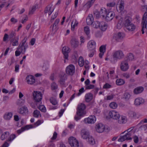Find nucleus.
I'll list each match as a JSON object with an SVG mask.
<instances>
[{"label":"nucleus","mask_w":147,"mask_h":147,"mask_svg":"<svg viewBox=\"0 0 147 147\" xmlns=\"http://www.w3.org/2000/svg\"><path fill=\"white\" fill-rule=\"evenodd\" d=\"M27 40V38L25 37L20 43L15 52V55L16 56H19L21 53L24 54L26 49L28 47V44L26 43Z\"/></svg>","instance_id":"f257e3e1"},{"label":"nucleus","mask_w":147,"mask_h":147,"mask_svg":"<svg viewBox=\"0 0 147 147\" xmlns=\"http://www.w3.org/2000/svg\"><path fill=\"white\" fill-rule=\"evenodd\" d=\"M108 115L111 118L117 120L120 117V115L119 113L115 110L110 111Z\"/></svg>","instance_id":"9d476101"},{"label":"nucleus","mask_w":147,"mask_h":147,"mask_svg":"<svg viewBox=\"0 0 147 147\" xmlns=\"http://www.w3.org/2000/svg\"><path fill=\"white\" fill-rule=\"evenodd\" d=\"M116 84L118 85H122L124 84L125 81L124 80L121 79H118L116 80Z\"/></svg>","instance_id":"ea45409f"},{"label":"nucleus","mask_w":147,"mask_h":147,"mask_svg":"<svg viewBox=\"0 0 147 147\" xmlns=\"http://www.w3.org/2000/svg\"><path fill=\"white\" fill-rule=\"evenodd\" d=\"M69 144L72 147H78L79 144L78 141L74 137H71L69 139Z\"/></svg>","instance_id":"6e6552de"},{"label":"nucleus","mask_w":147,"mask_h":147,"mask_svg":"<svg viewBox=\"0 0 147 147\" xmlns=\"http://www.w3.org/2000/svg\"><path fill=\"white\" fill-rule=\"evenodd\" d=\"M16 137V136L15 135V134H12L11 135L9 138L7 140L8 141H12Z\"/></svg>","instance_id":"bf43d9fd"},{"label":"nucleus","mask_w":147,"mask_h":147,"mask_svg":"<svg viewBox=\"0 0 147 147\" xmlns=\"http://www.w3.org/2000/svg\"><path fill=\"white\" fill-rule=\"evenodd\" d=\"M66 72L67 75H73L75 72L74 66L72 65H69L66 68Z\"/></svg>","instance_id":"9b49d317"},{"label":"nucleus","mask_w":147,"mask_h":147,"mask_svg":"<svg viewBox=\"0 0 147 147\" xmlns=\"http://www.w3.org/2000/svg\"><path fill=\"white\" fill-rule=\"evenodd\" d=\"M84 91V88L83 87L82 88L79 90V92L77 94V96H80L82 93H83Z\"/></svg>","instance_id":"680f3d73"},{"label":"nucleus","mask_w":147,"mask_h":147,"mask_svg":"<svg viewBox=\"0 0 147 147\" xmlns=\"http://www.w3.org/2000/svg\"><path fill=\"white\" fill-rule=\"evenodd\" d=\"M133 127H132L127 130L128 132L123 136H121L118 140V141L120 142H123L125 140H132L131 136L133 134L132 130Z\"/></svg>","instance_id":"7ed1b4c3"},{"label":"nucleus","mask_w":147,"mask_h":147,"mask_svg":"<svg viewBox=\"0 0 147 147\" xmlns=\"http://www.w3.org/2000/svg\"><path fill=\"white\" fill-rule=\"evenodd\" d=\"M123 24H124L123 19L122 18H121L117 25V28L119 29H120L123 25Z\"/></svg>","instance_id":"58836bf2"},{"label":"nucleus","mask_w":147,"mask_h":147,"mask_svg":"<svg viewBox=\"0 0 147 147\" xmlns=\"http://www.w3.org/2000/svg\"><path fill=\"white\" fill-rule=\"evenodd\" d=\"M127 61H132L134 59V56L133 54L131 53H129L127 56Z\"/></svg>","instance_id":"a19ab883"},{"label":"nucleus","mask_w":147,"mask_h":147,"mask_svg":"<svg viewBox=\"0 0 147 147\" xmlns=\"http://www.w3.org/2000/svg\"><path fill=\"white\" fill-rule=\"evenodd\" d=\"M95 0H90L88 1L84 6V7H86L87 9L89 8L93 4Z\"/></svg>","instance_id":"f704fd0d"},{"label":"nucleus","mask_w":147,"mask_h":147,"mask_svg":"<svg viewBox=\"0 0 147 147\" xmlns=\"http://www.w3.org/2000/svg\"><path fill=\"white\" fill-rule=\"evenodd\" d=\"M132 23L131 22L130 18L129 17H126L125 19L124 22V25L125 26L130 24Z\"/></svg>","instance_id":"e433bc0d"},{"label":"nucleus","mask_w":147,"mask_h":147,"mask_svg":"<svg viewBox=\"0 0 147 147\" xmlns=\"http://www.w3.org/2000/svg\"><path fill=\"white\" fill-rule=\"evenodd\" d=\"M94 20L92 14H89L86 20L87 24L91 25L93 22Z\"/></svg>","instance_id":"bb28decb"},{"label":"nucleus","mask_w":147,"mask_h":147,"mask_svg":"<svg viewBox=\"0 0 147 147\" xmlns=\"http://www.w3.org/2000/svg\"><path fill=\"white\" fill-rule=\"evenodd\" d=\"M131 97V95L128 92L125 93L124 94L123 98L125 100H129Z\"/></svg>","instance_id":"a18cd8bd"},{"label":"nucleus","mask_w":147,"mask_h":147,"mask_svg":"<svg viewBox=\"0 0 147 147\" xmlns=\"http://www.w3.org/2000/svg\"><path fill=\"white\" fill-rule=\"evenodd\" d=\"M90 51V53L88 55V56L90 57H92L94 55L95 52V50H89Z\"/></svg>","instance_id":"e2e57ef3"},{"label":"nucleus","mask_w":147,"mask_h":147,"mask_svg":"<svg viewBox=\"0 0 147 147\" xmlns=\"http://www.w3.org/2000/svg\"><path fill=\"white\" fill-rule=\"evenodd\" d=\"M115 16V13L113 11H110L107 13L105 17V20L107 21L112 20Z\"/></svg>","instance_id":"a211bd4d"},{"label":"nucleus","mask_w":147,"mask_h":147,"mask_svg":"<svg viewBox=\"0 0 147 147\" xmlns=\"http://www.w3.org/2000/svg\"><path fill=\"white\" fill-rule=\"evenodd\" d=\"M36 6H33L30 9L29 12L30 14H32L36 10Z\"/></svg>","instance_id":"4d7b16f0"},{"label":"nucleus","mask_w":147,"mask_h":147,"mask_svg":"<svg viewBox=\"0 0 147 147\" xmlns=\"http://www.w3.org/2000/svg\"><path fill=\"white\" fill-rule=\"evenodd\" d=\"M94 15L96 16L97 18H99L101 16V15L100 14V11L99 12L97 10H96L94 12Z\"/></svg>","instance_id":"13d9d810"},{"label":"nucleus","mask_w":147,"mask_h":147,"mask_svg":"<svg viewBox=\"0 0 147 147\" xmlns=\"http://www.w3.org/2000/svg\"><path fill=\"white\" fill-rule=\"evenodd\" d=\"M70 43L72 47L76 48L78 46L79 42L77 39L75 38H73L71 40Z\"/></svg>","instance_id":"4be33fe9"},{"label":"nucleus","mask_w":147,"mask_h":147,"mask_svg":"<svg viewBox=\"0 0 147 147\" xmlns=\"http://www.w3.org/2000/svg\"><path fill=\"white\" fill-rule=\"evenodd\" d=\"M113 60H110L111 62L113 63H115L117 60H120L124 57V54L123 51L121 50L115 51L112 53Z\"/></svg>","instance_id":"f03ea898"},{"label":"nucleus","mask_w":147,"mask_h":147,"mask_svg":"<svg viewBox=\"0 0 147 147\" xmlns=\"http://www.w3.org/2000/svg\"><path fill=\"white\" fill-rule=\"evenodd\" d=\"M9 135L8 132H5L2 134L1 137V139L2 140H4Z\"/></svg>","instance_id":"79ce46f5"},{"label":"nucleus","mask_w":147,"mask_h":147,"mask_svg":"<svg viewBox=\"0 0 147 147\" xmlns=\"http://www.w3.org/2000/svg\"><path fill=\"white\" fill-rule=\"evenodd\" d=\"M33 116L34 117L38 118L40 116V117L41 116V115L39 111L36 110L34 111L33 113Z\"/></svg>","instance_id":"37998d69"},{"label":"nucleus","mask_w":147,"mask_h":147,"mask_svg":"<svg viewBox=\"0 0 147 147\" xmlns=\"http://www.w3.org/2000/svg\"><path fill=\"white\" fill-rule=\"evenodd\" d=\"M33 127L32 125H26V126L22 127L20 129H19L17 131V133L18 134H20L23 131L26 130H28L30 128Z\"/></svg>","instance_id":"393cba45"},{"label":"nucleus","mask_w":147,"mask_h":147,"mask_svg":"<svg viewBox=\"0 0 147 147\" xmlns=\"http://www.w3.org/2000/svg\"><path fill=\"white\" fill-rule=\"evenodd\" d=\"M147 12H145L143 15L142 21V24L145 25L146 24H147Z\"/></svg>","instance_id":"c9c22d12"},{"label":"nucleus","mask_w":147,"mask_h":147,"mask_svg":"<svg viewBox=\"0 0 147 147\" xmlns=\"http://www.w3.org/2000/svg\"><path fill=\"white\" fill-rule=\"evenodd\" d=\"M50 101L51 103L53 105H56L57 104V102L56 99L55 98L51 97L50 99Z\"/></svg>","instance_id":"8fccbe9b"},{"label":"nucleus","mask_w":147,"mask_h":147,"mask_svg":"<svg viewBox=\"0 0 147 147\" xmlns=\"http://www.w3.org/2000/svg\"><path fill=\"white\" fill-rule=\"evenodd\" d=\"M86 108V106L83 103H81L78 105V110L77 113L79 116H81L85 114L84 110Z\"/></svg>","instance_id":"39448f33"},{"label":"nucleus","mask_w":147,"mask_h":147,"mask_svg":"<svg viewBox=\"0 0 147 147\" xmlns=\"http://www.w3.org/2000/svg\"><path fill=\"white\" fill-rule=\"evenodd\" d=\"M129 66L126 60L122 61L120 65V69L122 71H126L129 69Z\"/></svg>","instance_id":"ddd939ff"},{"label":"nucleus","mask_w":147,"mask_h":147,"mask_svg":"<svg viewBox=\"0 0 147 147\" xmlns=\"http://www.w3.org/2000/svg\"><path fill=\"white\" fill-rule=\"evenodd\" d=\"M18 40L19 38L18 37L16 38H14L11 39L10 41L12 42V45L13 46H15L18 45L19 43H18Z\"/></svg>","instance_id":"473e14b6"},{"label":"nucleus","mask_w":147,"mask_h":147,"mask_svg":"<svg viewBox=\"0 0 147 147\" xmlns=\"http://www.w3.org/2000/svg\"><path fill=\"white\" fill-rule=\"evenodd\" d=\"M15 35V32L13 31H12L9 35V38L12 39Z\"/></svg>","instance_id":"69168bd1"},{"label":"nucleus","mask_w":147,"mask_h":147,"mask_svg":"<svg viewBox=\"0 0 147 147\" xmlns=\"http://www.w3.org/2000/svg\"><path fill=\"white\" fill-rule=\"evenodd\" d=\"M79 64L81 67H82L84 65V60L82 57H80L79 58Z\"/></svg>","instance_id":"09e8293b"},{"label":"nucleus","mask_w":147,"mask_h":147,"mask_svg":"<svg viewBox=\"0 0 147 147\" xmlns=\"http://www.w3.org/2000/svg\"><path fill=\"white\" fill-rule=\"evenodd\" d=\"M51 87L52 90H55L58 88L57 85L55 82H53L51 84Z\"/></svg>","instance_id":"5fc2aeb1"},{"label":"nucleus","mask_w":147,"mask_h":147,"mask_svg":"<svg viewBox=\"0 0 147 147\" xmlns=\"http://www.w3.org/2000/svg\"><path fill=\"white\" fill-rule=\"evenodd\" d=\"M59 82L61 84H63L65 81L66 79V76L64 73H62L59 76Z\"/></svg>","instance_id":"a878e982"},{"label":"nucleus","mask_w":147,"mask_h":147,"mask_svg":"<svg viewBox=\"0 0 147 147\" xmlns=\"http://www.w3.org/2000/svg\"><path fill=\"white\" fill-rule=\"evenodd\" d=\"M118 122L120 124H123L126 122L127 121L126 117L124 116H121L119 119H118Z\"/></svg>","instance_id":"c756f323"},{"label":"nucleus","mask_w":147,"mask_h":147,"mask_svg":"<svg viewBox=\"0 0 147 147\" xmlns=\"http://www.w3.org/2000/svg\"><path fill=\"white\" fill-rule=\"evenodd\" d=\"M144 100L143 98H138L135 100L134 104L136 106H138L144 104Z\"/></svg>","instance_id":"412c9836"},{"label":"nucleus","mask_w":147,"mask_h":147,"mask_svg":"<svg viewBox=\"0 0 147 147\" xmlns=\"http://www.w3.org/2000/svg\"><path fill=\"white\" fill-rule=\"evenodd\" d=\"M140 128L142 130H145L147 129V124L141 125L140 127Z\"/></svg>","instance_id":"774afa93"},{"label":"nucleus","mask_w":147,"mask_h":147,"mask_svg":"<svg viewBox=\"0 0 147 147\" xmlns=\"http://www.w3.org/2000/svg\"><path fill=\"white\" fill-rule=\"evenodd\" d=\"M38 108L42 112H45L46 111V108L43 105H39Z\"/></svg>","instance_id":"603ef678"},{"label":"nucleus","mask_w":147,"mask_h":147,"mask_svg":"<svg viewBox=\"0 0 147 147\" xmlns=\"http://www.w3.org/2000/svg\"><path fill=\"white\" fill-rule=\"evenodd\" d=\"M110 107L113 109H116L118 106L117 104L115 102H112L110 104Z\"/></svg>","instance_id":"de8ad7c7"},{"label":"nucleus","mask_w":147,"mask_h":147,"mask_svg":"<svg viewBox=\"0 0 147 147\" xmlns=\"http://www.w3.org/2000/svg\"><path fill=\"white\" fill-rule=\"evenodd\" d=\"M93 95L92 94L90 93H88L86 94L85 96V100L86 102H89L92 99Z\"/></svg>","instance_id":"cd10ccee"},{"label":"nucleus","mask_w":147,"mask_h":147,"mask_svg":"<svg viewBox=\"0 0 147 147\" xmlns=\"http://www.w3.org/2000/svg\"><path fill=\"white\" fill-rule=\"evenodd\" d=\"M80 134L81 137L84 139H86L90 136L89 132L86 129H82Z\"/></svg>","instance_id":"2eb2a0df"},{"label":"nucleus","mask_w":147,"mask_h":147,"mask_svg":"<svg viewBox=\"0 0 147 147\" xmlns=\"http://www.w3.org/2000/svg\"><path fill=\"white\" fill-rule=\"evenodd\" d=\"M78 22L76 20H74L72 21L71 24V29L72 30H74L75 27L78 26Z\"/></svg>","instance_id":"2f4dec72"},{"label":"nucleus","mask_w":147,"mask_h":147,"mask_svg":"<svg viewBox=\"0 0 147 147\" xmlns=\"http://www.w3.org/2000/svg\"><path fill=\"white\" fill-rule=\"evenodd\" d=\"M25 102V100L22 99L18 100L17 102V104L19 106H22Z\"/></svg>","instance_id":"3c124183"},{"label":"nucleus","mask_w":147,"mask_h":147,"mask_svg":"<svg viewBox=\"0 0 147 147\" xmlns=\"http://www.w3.org/2000/svg\"><path fill=\"white\" fill-rule=\"evenodd\" d=\"M144 88L142 86H139L135 88L133 91V92L135 94H138L144 91Z\"/></svg>","instance_id":"b1692460"},{"label":"nucleus","mask_w":147,"mask_h":147,"mask_svg":"<svg viewBox=\"0 0 147 147\" xmlns=\"http://www.w3.org/2000/svg\"><path fill=\"white\" fill-rule=\"evenodd\" d=\"M12 114L11 113H8L4 115V118L6 120H9L12 117Z\"/></svg>","instance_id":"c03bdc74"},{"label":"nucleus","mask_w":147,"mask_h":147,"mask_svg":"<svg viewBox=\"0 0 147 147\" xmlns=\"http://www.w3.org/2000/svg\"><path fill=\"white\" fill-rule=\"evenodd\" d=\"M69 48L67 47H63L62 49V52L64 56V57L66 59H68V53L70 52Z\"/></svg>","instance_id":"f3484780"},{"label":"nucleus","mask_w":147,"mask_h":147,"mask_svg":"<svg viewBox=\"0 0 147 147\" xmlns=\"http://www.w3.org/2000/svg\"><path fill=\"white\" fill-rule=\"evenodd\" d=\"M33 95L34 99L36 102H39L41 100L42 95L40 92L34 91Z\"/></svg>","instance_id":"423d86ee"},{"label":"nucleus","mask_w":147,"mask_h":147,"mask_svg":"<svg viewBox=\"0 0 147 147\" xmlns=\"http://www.w3.org/2000/svg\"><path fill=\"white\" fill-rule=\"evenodd\" d=\"M135 143H137L139 142V138L138 136L135 135L133 138Z\"/></svg>","instance_id":"052dcab7"},{"label":"nucleus","mask_w":147,"mask_h":147,"mask_svg":"<svg viewBox=\"0 0 147 147\" xmlns=\"http://www.w3.org/2000/svg\"><path fill=\"white\" fill-rule=\"evenodd\" d=\"M104 125L101 123H100L96 125V130L98 133H102L105 129Z\"/></svg>","instance_id":"aec40b11"},{"label":"nucleus","mask_w":147,"mask_h":147,"mask_svg":"<svg viewBox=\"0 0 147 147\" xmlns=\"http://www.w3.org/2000/svg\"><path fill=\"white\" fill-rule=\"evenodd\" d=\"M88 138L89 143L91 145H92L95 144V141L93 138L91 136H90Z\"/></svg>","instance_id":"49530a36"},{"label":"nucleus","mask_w":147,"mask_h":147,"mask_svg":"<svg viewBox=\"0 0 147 147\" xmlns=\"http://www.w3.org/2000/svg\"><path fill=\"white\" fill-rule=\"evenodd\" d=\"M26 82L28 84L32 85L35 83L34 77L32 75H29L27 76L26 78Z\"/></svg>","instance_id":"4468645a"},{"label":"nucleus","mask_w":147,"mask_h":147,"mask_svg":"<svg viewBox=\"0 0 147 147\" xmlns=\"http://www.w3.org/2000/svg\"><path fill=\"white\" fill-rule=\"evenodd\" d=\"M96 121L95 117L93 116H90L88 118H85L84 121L85 123L88 124L94 123Z\"/></svg>","instance_id":"f8f14e48"},{"label":"nucleus","mask_w":147,"mask_h":147,"mask_svg":"<svg viewBox=\"0 0 147 147\" xmlns=\"http://www.w3.org/2000/svg\"><path fill=\"white\" fill-rule=\"evenodd\" d=\"M94 85L92 84H89L86 86V89H92L94 88Z\"/></svg>","instance_id":"338daca9"},{"label":"nucleus","mask_w":147,"mask_h":147,"mask_svg":"<svg viewBox=\"0 0 147 147\" xmlns=\"http://www.w3.org/2000/svg\"><path fill=\"white\" fill-rule=\"evenodd\" d=\"M59 22V19H57L53 25L51 27V28H52V30L53 31L55 32L57 30V27L58 25V23Z\"/></svg>","instance_id":"c85d7f7f"},{"label":"nucleus","mask_w":147,"mask_h":147,"mask_svg":"<svg viewBox=\"0 0 147 147\" xmlns=\"http://www.w3.org/2000/svg\"><path fill=\"white\" fill-rule=\"evenodd\" d=\"M111 87V86L108 83H106L103 86V88L105 89H108L110 88Z\"/></svg>","instance_id":"0e129e2a"},{"label":"nucleus","mask_w":147,"mask_h":147,"mask_svg":"<svg viewBox=\"0 0 147 147\" xmlns=\"http://www.w3.org/2000/svg\"><path fill=\"white\" fill-rule=\"evenodd\" d=\"M125 6L124 2L122 0H119L117 4V10L118 12L121 13L124 10Z\"/></svg>","instance_id":"0eeeda50"},{"label":"nucleus","mask_w":147,"mask_h":147,"mask_svg":"<svg viewBox=\"0 0 147 147\" xmlns=\"http://www.w3.org/2000/svg\"><path fill=\"white\" fill-rule=\"evenodd\" d=\"M96 28H99L101 30L105 31L107 27V25L104 22H100L98 21H96L95 22L94 26Z\"/></svg>","instance_id":"20e7f679"},{"label":"nucleus","mask_w":147,"mask_h":147,"mask_svg":"<svg viewBox=\"0 0 147 147\" xmlns=\"http://www.w3.org/2000/svg\"><path fill=\"white\" fill-rule=\"evenodd\" d=\"M52 5L50 4L48 5L45 8V13H48L50 15L54 10V8L52 7Z\"/></svg>","instance_id":"6ab92c4d"},{"label":"nucleus","mask_w":147,"mask_h":147,"mask_svg":"<svg viewBox=\"0 0 147 147\" xmlns=\"http://www.w3.org/2000/svg\"><path fill=\"white\" fill-rule=\"evenodd\" d=\"M100 14L102 17L104 18L105 16L107 14L106 9L105 8H101L100 11Z\"/></svg>","instance_id":"4c0bfd02"},{"label":"nucleus","mask_w":147,"mask_h":147,"mask_svg":"<svg viewBox=\"0 0 147 147\" xmlns=\"http://www.w3.org/2000/svg\"><path fill=\"white\" fill-rule=\"evenodd\" d=\"M84 32L87 35L89 34L90 33V31L89 27L88 26H85L84 27Z\"/></svg>","instance_id":"864d4df0"},{"label":"nucleus","mask_w":147,"mask_h":147,"mask_svg":"<svg viewBox=\"0 0 147 147\" xmlns=\"http://www.w3.org/2000/svg\"><path fill=\"white\" fill-rule=\"evenodd\" d=\"M125 37V34L121 32H119L114 34L113 36V39L117 42L121 41Z\"/></svg>","instance_id":"1a4fd4ad"},{"label":"nucleus","mask_w":147,"mask_h":147,"mask_svg":"<svg viewBox=\"0 0 147 147\" xmlns=\"http://www.w3.org/2000/svg\"><path fill=\"white\" fill-rule=\"evenodd\" d=\"M106 47V46L105 45L101 46L99 48L100 52L105 53V51Z\"/></svg>","instance_id":"6e6d98bb"},{"label":"nucleus","mask_w":147,"mask_h":147,"mask_svg":"<svg viewBox=\"0 0 147 147\" xmlns=\"http://www.w3.org/2000/svg\"><path fill=\"white\" fill-rule=\"evenodd\" d=\"M125 27L129 31H134L136 28L135 25L132 23L125 26Z\"/></svg>","instance_id":"72a5a7b5"},{"label":"nucleus","mask_w":147,"mask_h":147,"mask_svg":"<svg viewBox=\"0 0 147 147\" xmlns=\"http://www.w3.org/2000/svg\"><path fill=\"white\" fill-rule=\"evenodd\" d=\"M128 114L129 116L132 118L136 119L138 118L136 113L133 111H129L128 112Z\"/></svg>","instance_id":"7c9ffc66"},{"label":"nucleus","mask_w":147,"mask_h":147,"mask_svg":"<svg viewBox=\"0 0 147 147\" xmlns=\"http://www.w3.org/2000/svg\"><path fill=\"white\" fill-rule=\"evenodd\" d=\"M18 112L20 114L24 115L28 114V110L27 107H23L18 109Z\"/></svg>","instance_id":"5701e85b"},{"label":"nucleus","mask_w":147,"mask_h":147,"mask_svg":"<svg viewBox=\"0 0 147 147\" xmlns=\"http://www.w3.org/2000/svg\"><path fill=\"white\" fill-rule=\"evenodd\" d=\"M96 46V43L93 40H90L88 42V47L89 50H95Z\"/></svg>","instance_id":"dca6fc26"}]
</instances>
